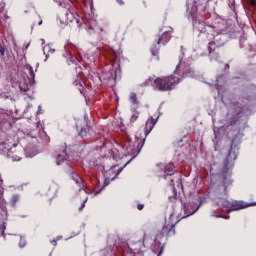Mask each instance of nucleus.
Wrapping results in <instances>:
<instances>
[{
	"mask_svg": "<svg viewBox=\"0 0 256 256\" xmlns=\"http://www.w3.org/2000/svg\"><path fill=\"white\" fill-rule=\"evenodd\" d=\"M186 14L188 17L192 18L193 21V27L196 29V31H199L200 33H207L209 45H208V51L210 53V61H219V55L217 53L213 52L217 48V46L221 45L219 43V34H221V30L215 31L217 27L206 25L205 20L203 17L197 16V0H187V10ZM215 33L217 35L215 36Z\"/></svg>",
	"mask_w": 256,
	"mask_h": 256,
	"instance_id": "1",
	"label": "nucleus"
},
{
	"mask_svg": "<svg viewBox=\"0 0 256 256\" xmlns=\"http://www.w3.org/2000/svg\"><path fill=\"white\" fill-rule=\"evenodd\" d=\"M183 67H185V65L180 62L179 65L176 66L174 75L156 79L149 78L146 85H152L157 91H171V89L185 79V77H193V70H191V68L183 69Z\"/></svg>",
	"mask_w": 256,
	"mask_h": 256,
	"instance_id": "2",
	"label": "nucleus"
},
{
	"mask_svg": "<svg viewBox=\"0 0 256 256\" xmlns=\"http://www.w3.org/2000/svg\"><path fill=\"white\" fill-rule=\"evenodd\" d=\"M237 155H239V150L237 148L231 147L228 156L226 158V162L224 164V169L222 171V179H223V193L224 195H227V186L231 185L233 183V180H231V169H233V161L237 159Z\"/></svg>",
	"mask_w": 256,
	"mask_h": 256,
	"instance_id": "3",
	"label": "nucleus"
},
{
	"mask_svg": "<svg viewBox=\"0 0 256 256\" xmlns=\"http://www.w3.org/2000/svg\"><path fill=\"white\" fill-rule=\"evenodd\" d=\"M59 5L66 9V12L59 16L61 25H69V23L73 22V12L69 11L71 9V5L63 0L62 2L59 1Z\"/></svg>",
	"mask_w": 256,
	"mask_h": 256,
	"instance_id": "4",
	"label": "nucleus"
},
{
	"mask_svg": "<svg viewBox=\"0 0 256 256\" xmlns=\"http://www.w3.org/2000/svg\"><path fill=\"white\" fill-rule=\"evenodd\" d=\"M171 31H173V28H170V30H166L162 36L158 37L157 45L151 48V53L154 57L156 55H159V45H167L171 39Z\"/></svg>",
	"mask_w": 256,
	"mask_h": 256,
	"instance_id": "5",
	"label": "nucleus"
},
{
	"mask_svg": "<svg viewBox=\"0 0 256 256\" xmlns=\"http://www.w3.org/2000/svg\"><path fill=\"white\" fill-rule=\"evenodd\" d=\"M24 71L26 75H28L29 84H20L21 91H29V87H33L35 85V72L33 71V67L31 65L26 64L24 66Z\"/></svg>",
	"mask_w": 256,
	"mask_h": 256,
	"instance_id": "6",
	"label": "nucleus"
},
{
	"mask_svg": "<svg viewBox=\"0 0 256 256\" xmlns=\"http://www.w3.org/2000/svg\"><path fill=\"white\" fill-rule=\"evenodd\" d=\"M116 167H117V165H114L109 170H107L105 172V174H104V177H105L104 185L99 191L95 192L94 195H99V193H101V191H103V188L107 187V185H109V183H111V181H114V179L116 177H118V175L121 173V171H123V168H120V169H118L117 173L112 178L109 177V175H111V173H115V168Z\"/></svg>",
	"mask_w": 256,
	"mask_h": 256,
	"instance_id": "7",
	"label": "nucleus"
},
{
	"mask_svg": "<svg viewBox=\"0 0 256 256\" xmlns=\"http://www.w3.org/2000/svg\"><path fill=\"white\" fill-rule=\"evenodd\" d=\"M199 207H201V203L198 205L195 202L185 203L183 206L185 215L182 217V219H185L186 217H191V215H194V213H197V211H199Z\"/></svg>",
	"mask_w": 256,
	"mask_h": 256,
	"instance_id": "8",
	"label": "nucleus"
},
{
	"mask_svg": "<svg viewBox=\"0 0 256 256\" xmlns=\"http://www.w3.org/2000/svg\"><path fill=\"white\" fill-rule=\"evenodd\" d=\"M65 161H69V154H67V145H63L56 156V165H63Z\"/></svg>",
	"mask_w": 256,
	"mask_h": 256,
	"instance_id": "9",
	"label": "nucleus"
},
{
	"mask_svg": "<svg viewBox=\"0 0 256 256\" xmlns=\"http://www.w3.org/2000/svg\"><path fill=\"white\" fill-rule=\"evenodd\" d=\"M172 235H175V225L164 224L160 234H157L156 237L157 239H159L161 237L172 236Z\"/></svg>",
	"mask_w": 256,
	"mask_h": 256,
	"instance_id": "10",
	"label": "nucleus"
},
{
	"mask_svg": "<svg viewBox=\"0 0 256 256\" xmlns=\"http://www.w3.org/2000/svg\"><path fill=\"white\" fill-rule=\"evenodd\" d=\"M143 145H145V138L141 140V142L137 145V147H131L125 144V147L128 151V155L135 157L138 153H141V149H143Z\"/></svg>",
	"mask_w": 256,
	"mask_h": 256,
	"instance_id": "11",
	"label": "nucleus"
},
{
	"mask_svg": "<svg viewBox=\"0 0 256 256\" xmlns=\"http://www.w3.org/2000/svg\"><path fill=\"white\" fill-rule=\"evenodd\" d=\"M247 207H251V204H246L243 201H231L230 211H239L241 209H247Z\"/></svg>",
	"mask_w": 256,
	"mask_h": 256,
	"instance_id": "12",
	"label": "nucleus"
},
{
	"mask_svg": "<svg viewBox=\"0 0 256 256\" xmlns=\"http://www.w3.org/2000/svg\"><path fill=\"white\" fill-rule=\"evenodd\" d=\"M158 119H159V116L156 118V120H154L152 118V116H150V118H148V120L146 121V126H145V137H147L149 135V133H151V131H153V128L157 124Z\"/></svg>",
	"mask_w": 256,
	"mask_h": 256,
	"instance_id": "13",
	"label": "nucleus"
},
{
	"mask_svg": "<svg viewBox=\"0 0 256 256\" xmlns=\"http://www.w3.org/2000/svg\"><path fill=\"white\" fill-rule=\"evenodd\" d=\"M71 177L75 181L76 185H78L79 191H81L82 189L85 191V193H87V189H85V185L83 184V179L75 173H72Z\"/></svg>",
	"mask_w": 256,
	"mask_h": 256,
	"instance_id": "14",
	"label": "nucleus"
},
{
	"mask_svg": "<svg viewBox=\"0 0 256 256\" xmlns=\"http://www.w3.org/2000/svg\"><path fill=\"white\" fill-rule=\"evenodd\" d=\"M218 207H221V209H228V211H231V201L225 200L223 198H219L216 201Z\"/></svg>",
	"mask_w": 256,
	"mask_h": 256,
	"instance_id": "15",
	"label": "nucleus"
},
{
	"mask_svg": "<svg viewBox=\"0 0 256 256\" xmlns=\"http://www.w3.org/2000/svg\"><path fill=\"white\" fill-rule=\"evenodd\" d=\"M175 173V166L173 163H169L164 168V179H167V177L173 175Z\"/></svg>",
	"mask_w": 256,
	"mask_h": 256,
	"instance_id": "16",
	"label": "nucleus"
},
{
	"mask_svg": "<svg viewBox=\"0 0 256 256\" xmlns=\"http://www.w3.org/2000/svg\"><path fill=\"white\" fill-rule=\"evenodd\" d=\"M117 71L118 70H115L113 72V70H110L109 72H105L102 74L101 78L108 79L109 81H111V80L115 81V79H117Z\"/></svg>",
	"mask_w": 256,
	"mask_h": 256,
	"instance_id": "17",
	"label": "nucleus"
},
{
	"mask_svg": "<svg viewBox=\"0 0 256 256\" xmlns=\"http://www.w3.org/2000/svg\"><path fill=\"white\" fill-rule=\"evenodd\" d=\"M97 31L101 32L103 29L99 28L95 22H91L88 28V33L91 35L92 33H97Z\"/></svg>",
	"mask_w": 256,
	"mask_h": 256,
	"instance_id": "18",
	"label": "nucleus"
},
{
	"mask_svg": "<svg viewBox=\"0 0 256 256\" xmlns=\"http://www.w3.org/2000/svg\"><path fill=\"white\" fill-rule=\"evenodd\" d=\"M79 135L82 137H87V135H93V130H91V127L87 126L86 128L81 129Z\"/></svg>",
	"mask_w": 256,
	"mask_h": 256,
	"instance_id": "19",
	"label": "nucleus"
},
{
	"mask_svg": "<svg viewBox=\"0 0 256 256\" xmlns=\"http://www.w3.org/2000/svg\"><path fill=\"white\" fill-rule=\"evenodd\" d=\"M43 53L46 55L45 61L49 59V53H55V49L51 48L49 45L43 47Z\"/></svg>",
	"mask_w": 256,
	"mask_h": 256,
	"instance_id": "20",
	"label": "nucleus"
},
{
	"mask_svg": "<svg viewBox=\"0 0 256 256\" xmlns=\"http://www.w3.org/2000/svg\"><path fill=\"white\" fill-rule=\"evenodd\" d=\"M221 79H223V76H219L216 78V89H217V92H218V95H221V93H223V86L219 85V82L221 81Z\"/></svg>",
	"mask_w": 256,
	"mask_h": 256,
	"instance_id": "21",
	"label": "nucleus"
},
{
	"mask_svg": "<svg viewBox=\"0 0 256 256\" xmlns=\"http://www.w3.org/2000/svg\"><path fill=\"white\" fill-rule=\"evenodd\" d=\"M135 245H137L138 247H141V242H137ZM135 245L132 244L129 246V249H130L131 253H133V255H137V253H139V249L135 248Z\"/></svg>",
	"mask_w": 256,
	"mask_h": 256,
	"instance_id": "22",
	"label": "nucleus"
},
{
	"mask_svg": "<svg viewBox=\"0 0 256 256\" xmlns=\"http://www.w3.org/2000/svg\"><path fill=\"white\" fill-rule=\"evenodd\" d=\"M13 151L12 150H8L7 152V156L12 159V161H21V157L17 156V155H13L12 154Z\"/></svg>",
	"mask_w": 256,
	"mask_h": 256,
	"instance_id": "23",
	"label": "nucleus"
},
{
	"mask_svg": "<svg viewBox=\"0 0 256 256\" xmlns=\"http://www.w3.org/2000/svg\"><path fill=\"white\" fill-rule=\"evenodd\" d=\"M130 103L133 105H137L139 101H137V94L136 93H131L130 94Z\"/></svg>",
	"mask_w": 256,
	"mask_h": 256,
	"instance_id": "24",
	"label": "nucleus"
},
{
	"mask_svg": "<svg viewBox=\"0 0 256 256\" xmlns=\"http://www.w3.org/2000/svg\"><path fill=\"white\" fill-rule=\"evenodd\" d=\"M139 119V112H134L130 118L131 123H135Z\"/></svg>",
	"mask_w": 256,
	"mask_h": 256,
	"instance_id": "25",
	"label": "nucleus"
},
{
	"mask_svg": "<svg viewBox=\"0 0 256 256\" xmlns=\"http://www.w3.org/2000/svg\"><path fill=\"white\" fill-rule=\"evenodd\" d=\"M108 55H114V56H115V59H117V57H118L117 51H115L113 48H111L110 50H108Z\"/></svg>",
	"mask_w": 256,
	"mask_h": 256,
	"instance_id": "26",
	"label": "nucleus"
},
{
	"mask_svg": "<svg viewBox=\"0 0 256 256\" xmlns=\"http://www.w3.org/2000/svg\"><path fill=\"white\" fill-rule=\"evenodd\" d=\"M17 201H19V195L15 194V195L12 197V204L15 205V203H17Z\"/></svg>",
	"mask_w": 256,
	"mask_h": 256,
	"instance_id": "27",
	"label": "nucleus"
},
{
	"mask_svg": "<svg viewBox=\"0 0 256 256\" xmlns=\"http://www.w3.org/2000/svg\"><path fill=\"white\" fill-rule=\"evenodd\" d=\"M26 243H25V240L23 239V237L20 238V242H19V247L21 249H23V247H25Z\"/></svg>",
	"mask_w": 256,
	"mask_h": 256,
	"instance_id": "28",
	"label": "nucleus"
},
{
	"mask_svg": "<svg viewBox=\"0 0 256 256\" xmlns=\"http://www.w3.org/2000/svg\"><path fill=\"white\" fill-rule=\"evenodd\" d=\"M0 54L3 57L5 55V48L0 44Z\"/></svg>",
	"mask_w": 256,
	"mask_h": 256,
	"instance_id": "29",
	"label": "nucleus"
},
{
	"mask_svg": "<svg viewBox=\"0 0 256 256\" xmlns=\"http://www.w3.org/2000/svg\"><path fill=\"white\" fill-rule=\"evenodd\" d=\"M60 239H63V236L57 237L56 240L52 241V244L55 246H57V241H59Z\"/></svg>",
	"mask_w": 256,
	"mask_h": 256,
	"instance_id": "30",
	"label": "nucleus"
},
{
	"mask_svg": "<svg viewBox=\"0 0 256 256\" xmlns=\"http://www.w3.org/2000/svg\"><path fill=\"white\" fill-rule=\"evenodd\" d=\"M36 155H37V152L29 154L28 150H26V157H35Z\"/></svg>",
	"mask_w": 256,
	"mask_h": 256,
	"instance_id": "31",
	"label": "nucleus"
},
{
	"mask_svg": "<svg viewBox=\"0 0 256 256\" xmlns=\"http://www.w3.org/2000/svg\"><path fill=\"white\" fill-rule=\"evenodd\" d=\"M216 218L219 219H229V216H223V215H216Z\"/></svg>",
	"mask_w": 256,
	"mask_h": 256,
	"instance_id": "32",
	"label": "nucleus"
},
{
	"mask_svg": "<svg viewBox=\"0 0 256 256\" xmlns=\"http://www.w3.org/2000/svg\"><path fill=\"white\" fill-rule=\"evenodd\" d=\"M228 1H229L228 3L229 7H233V5H235V0H228Z\"/></svg>",
	"mask_w": 256,
	"mask_h": 256,
	"instance_id": "33",
	"label": "nucleus"
},
{
	"mask_svg": "<svg viewBox=\"0 0 256 256\" xmlns=\"http://www.w3.org/2000/svg\"><path fill=\"white\" fill-rule=\"evenodd\" d=\"M88 198H86L83 202V204L81 205V207L79 208V211H82V209L85 207V202L87 201Z\"/></svg>",
	"mask_w": 256,
	"mask_h": 256,
	"instance_id": "34",
	"label": "nucleus"
},
{
	"mask_svg": "<svg viewBox=\"0 0 256 256\" xmlns=\"http://www.w3.org/2000/svg\"><path fill=\"white\" fill-rule=\"evenodd\" d=\"M143 207H144L143 204H138L137 209H138L139 211H141V209H143Z\"/></svg>",
	"mask_w": 256,
	"mask_h": 256,
	"instance_id": "35",
	"label": "nucleus"
},
{
	"mask_svg": "<svg viewBox=\"0 0 256 256\" xmlns=\"http://www.w3.org/2000/svg\"><path fill=\"white\" fill-rule=\"evenodd\" d=\"M250 5H252V7H255L256 1H255V0H251V1H250Z\"/></svg>",
	"mask_w": 256,
	"mask_h": 256,
	"instance_id": "36",
	"label": "nucleus"
},
{
	"mask_svg": "<svg viewBox=\"0 0 256 256\" xmlns=\"http://www.w3.org/2000/svg\"><path fill=\"white\" fill-rule=\"evenodd\" d=\"M2 235H4L5 236V224L2 226Z\"/></svg>",
	"mask_w": 256,
	"mask_h": 256,
	"instance_id": "37",
	"label": "nucleus"
},
{
	"mask_svg": "<svg viewBox=\"0 0 256 256\" xmlns=\"http://www.w3.org/2000/svg\"><path fill=\"white\" fill-rule=\"evenodd\" d=\"M117 3H119L120 5H123V0H117Z\"/></svg>",
	"mask_w": 256,
	"mask_h": 256,
	"instance_id": "38",
	"label": "nucleus"
},
{
	"mask_svg": "<svg viewBox=\"0 0 256 256\" xmlns=\"http://www.w3.org/2000/svg\"><path fill=\"white\" fill-rule=\"evenodd\" d=\"M161 255H163V248L160 250L158 256H161Z\"/></svg>",
	"mask_w": 256,
	"mask_h": 256,
	"instance_id": "39",
	"label": "nucleus"
},
{
	"mask_svg": "<svg viewBox=\"0 0 256 256\" xmlns=\"http://www.w3.org/2000/svg\"><path fill=\"white\" fill-rule=\"evenodd\" d=\"M81 83L79 81H74V85H80Z\"/></svg>",
	"mask_w": 256,
	"mask_h": 256,
	"instance_id": "40",
	"label": "nucleus"
},
{
	"mask_svg": "<svg viewBox=\"0 0 256 256\" xmlns=\"http://www.w3.org/2000/svg\"><path fill=\"white\" fill-rule=\"evenodd\" d=\"M39 113H41V106L38 107V112H37V114L39 115Z\"/></svg>",
	"mask_w": 256,
	"mask_h": 256,
	"instance_id": "41",
	"label": "nucleus"
},
{
	"mask_svg": "<svg viewBox=\"0 0 256 256\" xmlns=\"http://www.w3.org/2000/svg\"><path fill=\"white\" fill-rule=\"evenodd\" d=\"M40 41H41L42 45H45V39H41Z\"/></svg>",
	"mask_w": 256,
	"mask_h": 256,
	"instance_id": "42",
	"label": "nucleus"
},
{
	"mask_svg": "<svg viewBox=\"0 0 256 256\" xmlns=\"http://www.w3.org/2000/svg\"><path fill=\"white\" fill-rule=\"evenodd\" d=\"M225 69H229V65L228 64L225 65Z\"/></svg>",
	"mask_w": 256,
	"mask_h": 256,
	"instance_id": "43",
	"label": "nucleus"
},
{
	"mask_svg": "<svg viewBox=\"0 0 256 256\" xmlns=\"http://www.w3.org/2000/svg\"><path fill=\"white\" fill-rule=\"evenodd\" d=\"M42 23H43V21H40V22H39V25H41Z\"/></svg>",
	"mask_w": 256,
	"mask_h": 256,
	"instance_id": "44",
	"label": "nucleus"
},
{
	"mask_svg": "<svg viewBox=\"0 0 256 256\" xmlns=\"http://www.w3.org/2000/svg\"><path fill=\"white\" fill-rule=\"evenodd\" d=\"M129 162H127L125 165H124V167H127V164H128Z\"/></svg>",
	"mask_w": 256,
	"mask_h": 256,
	"instance_id": "45",
	"label": "nucleus"
},
{
	"mask_svg": "<svg viewBox=\"0 0 256 256\" xmlns=\"http://www.w3.org/2000/svg\"><path fill=\"white\" fill-rule=\"evenodd\" d=\"M103 169H104V171H107V168L104 167Z\"/></svg>",
	"mask_w": 256,
	"mask_h": 256,
	"instance_id": "46",
	"label": "nucleus"
},
{
	"mask_svg": "<svg viewBox=\"0 0 256 256\" xmlns=\"http://www.w3.org/2000/svg\"><path fill=\"white\" fill-rule=\"evenodd\" d=\"M200 3H201V1H205V0H198Z\"/></svg>",
	"mask_w": 256,
	"mask_h": 256,
	"instance_id": "47",
	"label": "nucleus"
},
{
	"mask_svg": "<svg viewBox=\"0 0 256 256\" xmlns=\"http://www.w3.org/2000/svg\"><path fill=\"white\" fill-rule=\"evenodd\" d=\"M76 23H79V20H76Z\"/></svg>",
	"mask_w": 256,
	"mask_h": 256,
	"instance_id": "48",
	"label": "nucleus"
},
{
	"mask_svg": "<svg viewBox=\"0 0 256 256\" xmlns=\"http://www.w3.org/2000/svg\"><path fill=\"white\" fill-rule=\"evenodd\" d=\"M180 61H183V58H180Z\"/></svg>",
	"mask_w": 256,
	"mask_h": 256,
	"instance_id": "49",
	"label": "nucleus"
},
{
	"mask_svg": "<svg viewBox=\"0 0 256 256\" xmlns=\"http://www.w3.org/2000/svg\"><path fill=\"white\" fill-rule=\"evenodd\" d=\"M80 92L83 93V91L80 89Z\"/></svg>",
	"mask_w": 256,
	"mask_h": 256,
	"instance_id": "50",
	"label": "nucleus"
},
{
	"mask_svg": "<svg viewBox=\"0 0 256 256\" xmlns=\"http://www.w3.org/2000/svg\"><path fill=\"white\" fill-rule=\"evenodd\" d=\"M171 184H173V180H171Z\"/></svg>",
	"mask_w": 256,
	"mask_h": 256,
	"instance_id": "51",
	"label": "nucleus"
}]
</instances>
